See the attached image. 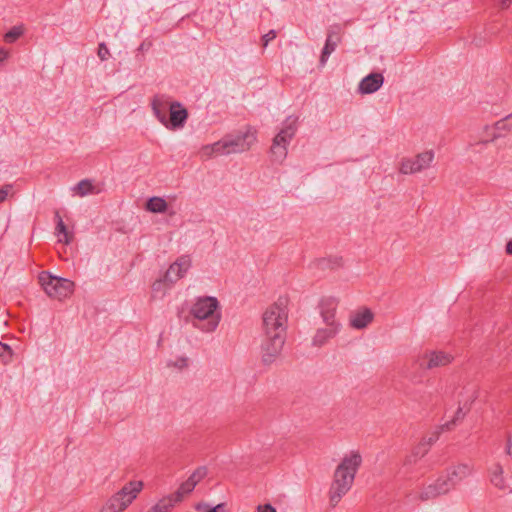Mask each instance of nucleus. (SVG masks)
I'll return each mask as SVG.
<instances>
[{
  "mask_svg": "<svg viewBox=\"0 0 512 512\" xmlns=\"http://www.w3.org/2000/svg\"><path fill=\"white\" fill-rule=\"evenodd\" d=\"M288 299L280 297L270 305L263 313L261 336H285L288 320Z\"/></svg>",
  "mask_w": 512,
  "mask_h": 512,
  "instance_id": "obj_2",
  "label": "nucleus"
},
{
  "mask_svg": "<svg viewBox=\"0 0 512 512\" xmlns=\"http://www.w3.org/2000/svg\"><path fill=\"white\" fill-rule=\"evenodd\" d=\"M195 509L198 512H207L210 510V505L205 502L197 503Z\"/></svg>",
  "mask_w": 512,
  "mask_h": 512,
  "instance_id": "obj_43",
  "label": "nucleus"
},
{
  "mask_svg": "<svg viewBox=\"0 0 512 512\" xmlns=\"http://www.w3.org/2000/svg\"><path fill=\"white\" fill-rule=\"evenodd\" d=\"M256 512H277L276 509L270 504L258 505Z\"/></svg>",
  "mask_w": 512,
  "mask_h": 512,
  "instance_id": "obj_42",
  "label": "nucleus"
},
{
  "mask_svg": "<svg viewBox=\"0 0 512 512\" xmlns=\"http://www.w3.org/2000/svg\"><path fill=\"white\" fill-rule=\"evenodd\" d=\"M175 101H172L171 98L166 94H157L151 100V108L153 114L158 119L160 123H165L167 111L169 112L170 106Z\"/></svg>",
  "mask_w": 512,
  "mask_h": 512,
  "instance_id": "obj_15",
  "label": "nucleus"
},
{
  "mask_svg": "<svg viewBox=\"0 0 512 512\" xmlns=\"http://www.w3.org/2000/svg\"><path fill=\"white\" fill-rule=\"evenodd\" d=\"M507 454L512 457V444H511V442L508 443Z\"/></svg>",
  "mask_w": 512,
  "mask_h": 512,
  "instance_id": "obj_48",
  "label": "nucleus"
},
{
  "mask_svg": "<svg viewBox=\"0 0 512 512\" xmlns=\"http://www.w3.org/2000/svg\"><path fill=\"white\" fill-rule=\"evenodd\" d=\"M503 473V467L499 463L494 464L490 472V481L499 490L507 491L509 490V484L506 482Z\"/></svg>",
  "mask_w": 512,
  "mask_h": 512,
  "instance_id": "obj_22",
  "label": "nucleus"
},
{
  "mask_svg": "<svg viewBox=\"0 0 512 512\" xmlns=\"http://www.w3.org/2000/svg\"><path fill=\"white\" fill-rule=\"evenodd\" d=\"M340 262H341V259H340V258L335 260V263H336L338 266L340 265Z\"/></svg>",
  "mask_w": 512,
  "mask_h": 512,
  "instance_id": "obj_49",
  "label": "nucleus"
},
{
  "mask_svg": "<svg viewBox=\"0 0 512 512\" xmlns=\"http://www.w3.org/2000/svg\"><path fill=\"white\" fill-rule=\"evenodd\" d=\"M207 512H226L225 504L220 503L214 507H210V510Z\"/></svg>",
  "mask_w": 512,
  "mask_h": 512,
  "instance_id": "obj_44",
  "label": "nucleus"
},
{
  "mask_svg": "<svg viewBox=\"0 0 512 512\" xmlns=\"http://www.w3.org/2000/svg\"><path fill=\"white\" fill-rule=\"evenodd\" d=\"M452 490L453 489L446 476L442 473L432 483L424 486L418 493L417 498L420 501L434 500L440 496L448 494Z\"/></svg>",
  "mask_w": 512,
  "mask_h": 512,
  "instance_id": "obj_9",
  "label": "nucleus"
},
{
  "mask_svg": "<svg viewBox=\"0 0 512 512\" xmlns=\"http://www.w3.org/2000/svg\"><path fill=\"white\" fill-rule=\"evenodd\" d=\"M383 83L384 76L382 73H371L360 81L358 85V92L362 95L372 94L378 91Z\"/></svg>",
  "mask_w": 512,
  "mask_h": 512,
  "instance_id": "obj_17",
  "label": "nucleus"
},
{
  "mask_svg": "<svg viewBox=\"0 0 512 512\" xmlns=\"http://www.w3.org/2000/svg\"><path fill=\"white\" fill-rule=\"evenodd\" d=\"M98 57L101 61H106L110 57V52L105 43H100L98 47Z\"/></svg>",
  "mask_w": 512,
  "mask_h": 512,
  "instance_id": "obj_37",
  "label": "nucleus"
},
{
  "mask_svg": "<svg viewBox=\"0 0 512 512\" xmlns=\"http://www.w3.org/2000/svg\"><path fill=\"white\" fill-rule=\"evenodd\" d=\"M22 33H23V31H22L21 27H16L15 26V27L11 28L4 35V40L7 43H13L22 35Z\"/></svg>",
  "mask_w": 512,
  "mask_h": 512,
  "instance_id": "obj_31",
  "label": "nucleus"
},
{
  "mask_svg": "<svg viewBox=\"0 0 512 512\" xmlns=\"http://www.w3.org/2000/svg\"><path fill=\"white\" fill-rule=\"evenodd\" d=\"M443 473L452 489H454L459 483L472 475L473 466L468 463H458L449 466Z\"/></svg>",
  "mask_w": 512,
  "mask_h": 512,
  "instance_id": "obj_12",
  "label": "nucleus"
},
{
  "mask_svg": "<svg viewBox=\"0 0 512 512\" xmlns=\"http://www.w3.org/2000/svg\"><path fill=\"white\" fill-rule=\"evenodd\" d=\"M439 438V432L435 431L431 435L424 437L421 441L427 445V447L430 449L431 446L438 440Z\"/></svg>",
  "mask_w": 512,
  "mask_h": 512,
  "instance_id": "obj_38",
  "label": "nucleus"
},
{
  "mask_svg": "<svg viewBox=\"0 0 512 512\" xmlns=\"http://www.w3.org/2000/svg\"><path fill=\"white\" fill-rule=\"evenodd\" d=\"M506 253L512 255V240L506 244Z\"/></svg>",
  "mask_w": 512,
  "mask_h": 512,
  "instance_id": "obj_47",
  "label": "nucleus"
},
{
  "mask_svg": "<svg viewBox=\"0 0 512 512\" xmlns=\"http://www.w3.org/2000/svg\"><path fill=\"white\" fill-rule=\"evenodd\" d=\"M13 186L11 184H5L0 188V203L4 202L10 192L12 191Z\"/></svg>",
  "mask_w": 512,
  "mask_h": 512,
  "instance_id": "obj_39",
  "label": "nucleus"
},
{
  "mask_svg": "<svg viewBox=\"0 0 512 512\" xmlns=\"http://www.w3.org/2000/svg\"><path fill=\"white\" fill-rule=\"evenodd\" d=\"M297 130V118L289 116L284 122L283 127L280 132L274 137L278 141H281V144L288 146L292 138L294 137Z\"/></svg>",
  "mask_w": 512,
  "mask_h": 512,
  "instance_id": "obj_20",
  "label": "nucleus"
},
{
  "mask_svg": "<svg viewBox=\"0 0 512 512\" xmlns=\"http://www.w3.org/2000/svg\"><path fill=\"white\" fill-rule=\"evenodd\" d=\"M8 57L9 51L4 48H0V63L4 62Z\"/></svg>",
  "mask_w": 512,
  "mask_h": 512,
  "instance_id": "obj_45",
  "label": "nucleus"
},
{
  "mask_svg": "<svg viewBox=\"0 0 512 512\" xmlns=\"http://www.w3.org/2000/svg\"><path fill=\"white\" fill-rule=\"evenodd\" d=\"M191 267V259L189 256L179 257L166 271V278L173 284L181 279Z\"/></svg>",
  "mask_w": 512,
  "mask_h": 512,
  "instance_id": "obj_16",
  "label": "nucleus"
},
{
  "mask_svg": "<svg viewBox=\"0 0 512 512\" xmlns=\"http://www.w3.org/2000/svg\"><path fill=\"white\" fill-rule=\"evenodd\" d=\"M341 42V28L338 25H334L328 28L327 38L325 45L322 49L320 56V65L325 66L329 56L336 50L338 44Z\"/></svg>",
  "mask_w": 512,
  "mask_h": 512,
  "instance_id": "obj_13",
  "label": "nucleus"
},
{
  "mask_svg": "<svg viewBox=\"0 0 512 512\" xmlns=\"http://www.w3.org/2000/svg\"><path fill=\"white\" fill-rule=\"evenodd\" d=\"M420 458L418 456H415L412 452H410L403 460V467L407 468L408 470L418 463Z\"/></svg>",
  "mask_w": 512,
  "mask_h": 512,
  "instance_id": "obj_35",
  "label": "nucleus"
},
{
  "mask_svg": "<svg viewBox=\"0 0 512 512\" xmlns=\"http://www.w3.org/2000/svg\"><path fill=\"white\" fill-rule=\"evenodd\" d=\"M338 299L333 296L323 297L319 302L320 313H336Z\"/></svg>",
  "mask_w": 512,
  "mask_h": 512,
  "instance_id": "obj_27",
  "label": "nucleus"
},
{
  "mask_svg": "<svg viewBox=\"0 0 512 512\" xmlns=\"http://www.w3.org/2000/svg\"><path fill=\"white\" fill-rule=\"evenodd\" d=\"M373 318L374 314L369 308H362L350 316L349 324L352 328L360 330L366 328Z\"/></svg>",
  "mask_w": 512,
  "mask_h": 512,
  "instance_id": "obj_19",
  "label": "nucleus"
},
{
  "mask_svg": "<svg viewBox=\"0 0 512 512\" xmlns=\"http://www.w3.org/2000/svg\"><path fill=\"white\" fill-rule=\"evenodd\" d=\"M362 461V455L357 450H352L343 456L334 470L328 490L330 507L335 508L351 490Z\"/></svg>",
  "mask_w": 512,
  "mask_h": 512,
  "instance_id": "obj_1",
  "label": "nucleus"
},
{
  "mask_svg": "<svg viewBox=\"0 0 512 512\" xmlns=\"http://www.w3.org/2000/svg\"><path fill=\"white\" fill-rule=\"evenodd\" d=\"M73 191L80 197H85L87 195L99 194L102 192V188L98 185H94L93 182L89 179L81 180L74 186Z\"/></svg>",
  "mask_w": 512,
  "mask_h": 512,
  "instance_id": "obj_23",
  "label": "nucleus"
},
{
  "mask_svg": "<svg viewBox=\"0 0 512 512\" xmlns=\"http://www.w3.org/2000/svg\"><path fill=\"white\" fill-rule=\"evenodd\" d=\"M509 123V126L511 127L512 126V114L499 120L497 123H496V128L498 130H501V129H506V126L508 125Z\"/></svg>",
  "mask_w": 512,
  "mask_h": 512,
  "instance_id": "obj_40",
  "label": "nucleus"
},
{
  "mask_svg": "<svg viewBox=\"0 0 512 512\" xmlns=\"http://www.w3.org/2000/svg\"><path fill=\"white\" fill-rule=\"evenodd\" d=\"M429 450L430 449L427 447V445L420 441L416 446L413 447L411 452L415 456H418L420 459H422L428 453Z\"/></svg>",
  "mask_w": 512,
  "mask_h": 512,
  "instance_id": "obj_32",
  "label": "nucleus"
},
{
  "mask_svg": "<svg viewBox=\"0 0 512 512\" xmlns=\"http://www.w3.org/2000/svg\"><path fill=\"white\" fill-rule=\"evenodd\" d=\"M208 470L205 466L198 467L189 478L183 482L178 490L173 493L176 498V501L181 502L184 495L191 493L196 485L207 476Z\"/></svg>",
  "mask_w": 512,
  "mask_h": 512,
  "instance_id": "obj_14",
  "label": "nucleus"
},
{
  "mask_svg": "<svg viewBox=\"0 0 512 512\" xmlns=\"http://www.w3.org/2000/svg\"><path fill=\"white\" fill-rule=\"evenodd\" d=\"M324 326L332 327L336 329L342 328L341 323L336 318V313H320Z\"/></svg>",
  "mask_w": 512,
  "mask_h": 512,
  "instance_id": "obj_30",
  "label": "nucleus"
},
{
  "mask_svg": "<svg viewBox=\"0 0 512 512\" xmlns=\"http://www.w3.org/2000/svg\"><path fill=\"white\" fill-rule=\"evenodd\" d=\"M39 283L48 297L63 300L70 297L74 291V282L42 271L38 276Z\"/></svg>",
  "mask_w": 512,
  "mask_h": 512,
  "instance_id": "obj_5",
  "label": "nucleus"
},
{
  "mask_svg": "<svg viewBox=\"0 0 512 512\" xmlns=\"http://www.w3.org/2000/svg\"><path fill=\"white\" fill-rule=\"evenodd\" d=\"M340 332V329L332 327H319L316 329L314 336L312 337V345L314 347H323L330 340L335 338Z\"/></svg>",
  "mask_w": 512,
  "mask_h": 512,
  "instance_id": "obj_18",
  "label": "nucleus"
},
{
  "mask_svg": "<svg viewBox=\"0 0 512 512\" xmlns=\"http://www.w3.org/2000/svg\"><path fill=\"white\" fill-rule=\"evenodd\" d=\"M218 309L219 301L217 298L211 296L197 298L191 307L190 313L195 319L204 321V323L202 325L194 324V326L204 332H213L221 320Z\"/></svg>",
  "mask_w": 512,
  "mask_h": 512,
  "instance_id": "obj_3",
  "label": "nucleus"
},
{
  "mask_svg": "<svg viewBox=\"0 0 512 512\" xmlns=\"http://www.w3.org/2000/svg\"><path fill=\"white\" fill-rule=\"evenodd\" d=\"M434 160V152L427 150L412 158H403L399 171L404 175L420 173L428 169Z\"/></svg>",
  "mask_w": 512,
  "mask_h": 512,
  "instance_id": "obj_8",
  "label": "nucleus"
},
{
  "mask_svg": "<svg viewBox=\"0 0 512 512\" xmlns=\"http://www.w3.org/2000/svg\"><path fill=\"white\" fill-rule=\"evenodd\" d=\"M55 219L57 222L55 228L56 235L63 236V238H59L58 241L64 244H70L73 240V234L68 231L58 211L55 212Z\"/></svg>",
  "mask_w": 512,
  "mask_h": 512,
  "instance_id": "obj_26",
  "label": "nucleus"
},
{
  "mask_svg": "<svg viewBox=\"0 0 512 512\" xmlns=\"http://www.w3.org/2000/svg\"><path fill=\"white\" fill-rule=\"evenodd\" d=\"M453 356L441 350H426L415 359V363L421 369L432 370L449 365L453 361Z\"/></svg>",
  "mask_w": 512,
  "mask_h": 512,
  "instance_id": "obj_7",
  "label": "nucleus"
},
{
  "mask_svg": "<svg viewBox=\"0 0 512 512\" xmlns=\"http://www.w3.org/2000/svg\"><path fill=\"white\" fill-rule=\"evenodd\" d=\"M173 283L166 278V274L163 278L156 280L152 284V297L163 298L166 293L172 288Z\"/></svg>",
  "mask_w": 512,
  "mask_h": 512,
  "instance_id": "obj_25",
  "label": "nucleus"
},
{
  "mask_svg": "<svg viewBox=\"0 0 512 512\" xmlns=\"http://www.w3.org/2000/svg\"><path fill=\"white\" fill-rule=\"evenodd\" d=\"M188 118V112L180 102L175 101L169 110V118L166 116L165 123H161L169 130H176L184 127Z\"/></svg>",
  "mask_w": 512,
  "mask_h": 512,
  "instance_id": "obj_11",
  "label": "nucleus"
},
{
  "mask_svg": "<svg viewBox=\"0 0 512 512\" xmlns=\"http://www.w3.org/2000/svg\"><path fill=\"white\" fill-rule=\"evenodd\" d=\"M202 158H212L215 155H229L226 138L223 137L221 140L213 143L204 145L200 150Z\"/></svg>",
  "mask_w": 512,
  "mask_h": 512,
  "instance_id": "obj_21",
  "label": "nucleus"
},
{
  "mask_svg": "<svg viewBox=\"0 0 512 512\" xmlns=\"http://www.w3.org/2000/svg\"><path fill=\"white\" fill-rule=\"evenodd\" d=\"M179 503L173 494L163 497L146 512H170L173 507Z\"/></svg>",
  "mask_w": 512,
  "mask_h": 512,
  "instance_id": "obj_24",
  "label": "nucleus"
},
{
  "mask_svg": "<svg viewBox=\"0 0 512 512\" xmlns=\"http://www.w3.org/2000/svg\"><path fill=\"white\" fill-rule=\"evenodd\" d=\"M271 153L274 161L282 162L287 156V146L281 144V141H278L276 138H274L271 147Z\"/></svg>",
  "mask_w": 512,
  "mask_h": 512,
  "instance_id": "obj_28",
  "label": "nucleus"
},
{
  "mask_svg": "<svg viewBox=\"0 0 512 512\" xmlns=\"http://www.w3.org/2000/svg\"><path fill=\"white\" fill-rule=\"evenodd\" d=\"M276 38V32L274 30H270L268 33H266L263 37V45L267 46L268 43Z\"/></svg>",
  "mask_w": 512,
  "mask_h": 512,
  "instance_id": "obj_41",
  "label": "nucleus"
},
{
  "mask_svg": "<svg viewBox=\"0 0 512 512\" xmlns=\"http://www.w3.org/2000/svg\"><path fill=\"white\" fill-rule=\"evenodd\" d=\"M0 357H2L6 362L9 361L12 357V349L9 345L3 344L0 342Z\"/></svg>",
  "mask_w": 512,
  "mask_h": 512,
  "instance_id": "obj_36",
  "label": "nucleus"
},
{
  "mask_svg": "<svg viewBox=\"0 0 512 512\" xmlns=\"http://www.w3.org/2000/svg\"><path fill=\"white\" fill-rule=\"evenodd\" d=\"M144 487L143 481L132 480L127 482L119 491L111 495L98 512H123L138 497Z\"/></svg>",
  "mask_w": 512,
  "mask_h": 512,
  "instance_id": "obj_4",
  "label": "nucleus"
},
{
  "mask_svg": "<svg viewBox=\"0 0 512 512\" xmlns=\"http://www.w3.org/2000/svg\"><path fill=\"white\" fill-rule=\"evenodd\" d=\"M512 3V0H501L499 3L500 9H507Z\"/></svg>",
  "mask_w": 512,
  "mask_h": 512,
  "instance_id": "obj_46",
  "label": "nucleus"
},
{
  "mask_svg": "<svg viewBox=\"0 0 512 512\" xmlns=\"http://www.w3.org/2000/svg\"><path fill=\"white\" fill-rule=\"evenodd\" d=\"M261 345H260V359L261 363L270 367L275 364L277 360L281 356V352L283 350V346L285 344V336H261Z\"/></svg>",
  "mask_w": 512,
  "mask_h": 512,
  "instance_id": "obj_6",
  "label": "nucleus"
},
{
  "mask_svg": "<svg viewBox=\"0 0 512 512\" xmlns=\"http://www.w3.org/2000/svg\"><path fill=\"white\" fill-rule=\"evenodd\" d=\"M167 366L182 370L188 366V359L186 357H179L175 361H169Z\"/></svg>",
  "mask_w": 512,
  "mask_h": 512,
  "instance_id": "obj_34",
  "label": "nucleus"
},
{
  "mask_svg": "<svg viewBox=\"0 0 512 512\" xmlns=\"http://www.w3.org/2000/svg\"><path fill=\"white\" fill-rule=\"evenodd\" d=\"M465 416V413L463 412L462 408H458L456 413H455V416L453 418L452 421L450 422H447L445 423L443 426H442V430H450L458 420H461L463 419Z\"/></svg>",
  "mask_w": 512,
  "mask_h": 512,
  "instance_id": "obj_33",
  "label": "nucleus"
},
{
  "mask_svg": "<svg viewBox=\"0 0 512 512\" xmlns=\"http://www.w3.org/2000/svg\"><path fill=\"white\" fill-rule=\"evenodd\" d=\"M225 138L229 154L248 151L257 139L256 132L251 128H248L246 131L240 132L236 135H227Z\"/></svg>",
  "mask_w": 512,
  "mask_h": 512,
  "instance_id": "obj_10",
  "label": "nucleus"
},
{
  "mask_svg": "<svg viewBox=\"0 0 512 512\" xmlns=\"http://www.w3.org/2000/svg\"><path fill=\"white\" fill-rule=\"evenodd\" d=\"M167 209V203L163 198L152 197L147 202V210L153 213H163Z\"/></svg>",
  "mask_w": 512,
  "mask_h": 512,
  "instance_id": "obj_29",
  "label": "nucleus"
}]
</instances>
